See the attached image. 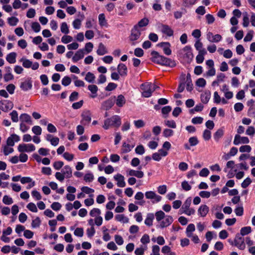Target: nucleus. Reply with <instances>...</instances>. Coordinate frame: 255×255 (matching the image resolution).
<instances>
[{"label":"nucleus","mask_w":255,"mask_h":255,"mask_svg":"<svg viewBox=\"0 0 255 255\" xmlns=\"http://www.w3.org/2000/svg\"><path fill=\"white\" fill-rule=\"evenodd\" d=\"M159 45L162 48L163 52L165 55H170L171 54V44L169 42H161L159 44Z\"/></svg>","instance_id":"17"},{"label":"nucleus","mask_w":255,"mask_h":255,"mask_svg":"<svg viewBox=\"0 0 255 255\" xmlns=\"http://www.w3.org/2000/svg\"><path fill=\"white\" fill-rule=\"evenodd\" d=\"M64 165V163L62 161H56L53 164V167L55 170H60Z\"/></svg>","instance_id":"61"},{"label":"nucleus","mask_w":255,"mask_h":255,"mask_svg":"<svg viewBox=\"0 0 255 255\" xmlns=\"http://www.w3.org/2000/svg\"><path fill=\"white\" fill-rule=\"evenodd\" d=\"M181 187L182 189L186 191H188L190 190L192 188L191 185L190 184V183L186 180L183 181L181 183Z\"/></svg>","instance_id":"54"},{"label":"nucleus","mask_w":255,"mask_h":255,"mask_svg":"<svg viewBox=\"0 0 255 255\" xmlns=\"http://www.w3.org/2000/svg\"><path fill=\"white\" fill-rule=\"evenodd\" d=\"M209 208L206 205H202L198 210V215L202 217H205L209 212Z\"/></svg>","instance_id":"22"},{"label":"nucleus","mask_w":255,"mask_h":255,"mask_svg":"<svg viewBox=\"0 0 255 255\" xmlns=\"http://www.w3.org/2000/svg\"><path fill=\"white\" fill-rule=\"evenodd\" d=\"M134 147L133 145H130L128 143H127L126 142H123L122 148H121V153H126L130 152L132 149Z\"/></svg>","instance_id":"27"},{"label":"nucleus","mask_w":255,"mask_h":255,"mask_svg":"<svg viewBox=\"0 0 255 255\" xmlns=\"http://www.w3.org/2000/svg\"><path fill=\"white\" fill-rule=\"evenodd\" d=\"M8 24L10 26H15L19 21L18 19L15 16H11L7 19Z\"/></svg>","instance_id":"41"},{"label":"nucleus","mask_w":255,"mask_h":255,"mask_svg":"<svg viewBox=\"0 0 255 255\" xmlns=\"http://www.w3.org/2000/svg\"><path fill=\"white\" fill-rule=\"evenodd\" d=\"M19 120L20 123H27L30 125L32 124V121L31 117L26 113H23L20 115L19 117Z\"/></svg>","instance_id":"23"},{"label":"nucleus","mask_w":255,"mask_h":255,"mask_svg":"<svg viewBox=\"0 0 255 255\" xmlns=\"http://www.w3.org/2000/svg\"><path fill=\"white\" fill-rule=\"evenodd\" d=\"M2 148L3 154L5 156H7L9 154L12 153L14 151V149L12 148V147L8 146L7 145L2 146Z\"/></svg>","instance_id":"39"},{"label":"nucleus","mask_w":255,"mask_h":255,"mask_svg":"<svg viewBox=\"0 0 255 255\" xmlns=\"http://www.w3.org/2000/svg\"><path fill=\"white\" fill-rule=\"evenodd\" d=\"M81 17L82 18V19L76 18L72 22V25L73 26V28L75 29H79L80 28L81 25L82 20L84 18V14H82L81 15Z\"/></svg>","instance_id":"33"},{"label":"nucleus","mask_w":255,"mask_h":255,"mask_svg":"<svg viewBox=\"0 0 255 255\" xmlns=\"http://www.w3.org/2000/svg\"><path fill=\"white\" fill-rule=\"evenodd\" d=\"M179 54L180 56L187 62H190L193 57L191 48L189 46L184 47L180 50Z\"/></svg>","instance_id":"7"},{"label":"nucleus","mask_w":255,"mask_h":255,"mask_svg":"<svg viewBox=\"0 0 255 255\" xmlns=\"http://www.w3.org/2000/svg\"><path fill=\"white\" fill-rule=\"evenodd\" d=\"M13 107V103L9 100L0 101V108L1 111L4 112H7L11 110Z\"/></svg>","instance_id":"12"},{"label":"nucleus","mask_w":255,"mask_h":255,"mask_svg":"<svg viewBox=\"0 0 255 255\" xmlns=\"http://www.w3.org/2000/svg\"><path fill=\"white\" fill-rule=\"evenodd\" d=\"M81 189L83 192L87 194L91 195L94 192V190L93 189L87 186H83Z\"/></svg>","instance_id":"64"},{"label":"nucleus","mask_w":255,"mask_h":255,"mask_svg":"<svg viewBox=\"0 0 255 255\" xmlns=\"http://www.w3.org/2000/svg\"><path fill=\"white\" fill-rule=\"evenodd\" d=\"M88 90L91 92L92 94L90 95V97L92 98H95L97 97V92L98 91V87L95 85H90L88 87Z\"/></svg>","instance_id":"31"},{"label":"nucleus","mask_w":255,"mask_h":255,"mask_svg":"<svg viewBox=\"0 0 255 255\" xmlns=\"http://www.w3.org/2000/svg\"><path fill=\"white\" fill-rule=\"evenodd\" d=\"M195 231V227L193 224H190L188 225L186 230L187 237H191L193 232Z\"/></svg>","instance_id":"35"},{"label":"nucleus","mask_w":255,"mask_h":255,"mask_svg":"<svg viewBox=\"0 0 255 255\" xmlns=\"http://www.w3.org/2000/svg\"><path fill=\"white\" fill-rule=\"evenodd\" d=\"M198 0H183V5L186 7H191L197 2Z\"/></svg>","instance_id":"43"},{"label":"nucleus","mask_w":255,"mask_h":255,"mask_svg":"<svg viewBox=\"0 0 255 255\" xmlns=\"http://www.w3.org/2000/svg\"><path fill=\"white\" fill-rule=\"evenodd\" d=\"M99 25L101 27H108V24L106 19L105 15L104 13H100L98 16Z\"/></svg>","instance_id":"28"},{"label":"nucleus","mask_w":255,"mask_h":255,"mask_svg":"<svg viewBox=\"0 0 255 255\" xmlns=\"http://www.w3.org/2000/svg\"><path fill=\"white\" fill-rule=\"evenodd\" d=\"M2 202L6 205H9L13 203V201L11 197L8 195H4L2 199Z\"/></svg>","instance_id":"46"},{"label":"nucleus","mask_w":255,"mask_h":255,"mask_svg":"<svg viewBox=\"0 0 255 255\" xmlns=\"http://www.w3.org/2000/svg\"><path fill=\"white\" fill-rule=\"evenodd\" d=\"M84 52L83 49H79L76 52L74 55L72 57V59L73 62H77L79 60L82 59L84 57Z\"/></svg>","instance_id":"19"},{"label":"nucleus","mask_w":255,"mask_h":255,"mask_svg":"<svg viewBox=\"0 0 255 255\" xmlns=\"http://www.w3.org/2000/svg\"><path fill=\"white\" fill-rule=\"evenodd\" d=\"M191 198H188L186 201L184 202L183 205H182L181 209H180V211L181 212L182 211H184L186 210H187L188 209H190V206L191 203Z\"/></svg>","instance_id":"38"},{"label":"nucleus","mask_w":255,"mask_h":255,"mask_svg":"<svg viewBox=\"0 0 255 255\" xmlns=\"http://www.w3.org/2000/svg\"><path fill=\"white\" fill-rule=\"evenodd\" d=\"M187 85H186V90L190 92L193 89V87H192L193 85L191 82V80L190 74H188L187 76Z\"/></svg>","instance_id":"58"},{"label":"nucleus","mask_w":255,"mask_h":255,"mask_svg":"<svg viewBox=\"0 0 255 255\" xmlns=\"http://www.w3.org/2000/svg\"><path fill=\"white\" fill-rule=\"evenodd\" d=\"M57 180L62 182L65 178H70L72 176V170L69 165H65L61 172H56L55 174Z\"/></svg>","instance_id":"5"},{"label":"nucleus","mask_w":255,"mask_h":255,"mask_svg":"<svg viewBox=\"0 0 255 255\" xmlns=\"http://www.w3.org/2000/svg\"><path fill=\"white\" fill-rule=\"evenodd\" d=\"M35 149V146L32 143H21L19 144L17 147V150L20 152H31L34 151Z\"/></svg>","instance_id":"8"},{"label":"nucleus","mask_w":255,"mask_h":255,"mask_svg":"<svg viewBox=\"0 0 255 255\" xmlns=\"http://www.w3.org/2000/svg\"><path fill=\"white\" fill-rule=\"evenodd\" d=\"M121 118L118 115H114L105 119L102 126L104 129L108 130L113 127H119L121 125Z\"/></svg>","instance_id":"3"},{"label":"nucleus","mask_w":255,"mask_h":255,"mask_svg":"<svg viewBox=\"0 0 255 255\" xmlns=\"http://www.w3.org/2000/svg\"><path fill=\"white\" fill-rule=\"evenodd\" d=\"M138 170H135L133 169H129L127 171V175L130 176H135L138 178H142L144 176V173L141 171V167L138 168Z\"/></svg>","instance_id":"15"},{"label":"nucleus","mask_w":255,"mask_h":255,"mask_svg":"<svg viewBox=\"0 0 255 255\" xmlns=\"http://www.w3.org/2000/svg\"><path fill=\"white\" fill-rule=\"evenodd\" d=\"M234 246L241 250H244L246 248L245 239L239 234L235 236Z\"/></svg>","instance_id":"11"},{"label":"nucleus","mask_w":255,"mask_h":255,"mask_svg":"<svg viewBox=\"0 0 255 255\" xmlns=\"http://www.w3.org/2000/svg\"><path fill=\"white\" fill-rule=\"evenodd\" d=\"M90 198L86 199L84 200V204L86 206H90L94 204V200L93 199V194L90 195Z\"/></svg>","instance_id":"56"},{"label":"nucleus","mask_w":255,"mask_h":255,"mask_svg":"<svg viewBox=\"0 0 255 255\" xmlns=\"http://www.w3.org/2000/svg\"><path fill=\"white\" fill-rule=\"evenodd\" d=\"M20 139L19 136L16 134H12L7 138L6 140V145L12 147L14 145L15 142H18Z\"/></svg>","instance_id":"16"},{"label":"nucleus","mask_w":255,"mask_h":255,"mask_svg":"<svg viewBox=\"0 0 255 255\" xmlns=\"http://www.w3.org/2000/svg\"><path fill=\"white\" fill-rule=\"evenodd\" d=\"M224 130L223 128L218 129L214 134V138L217 142L219 141L220 139L223 136Z\"/></svg>","instance_id":"32"},{"label":"nucleus","mask_w":255,"mask_h":255,"mask_svg":"<svg viewBox=\"0 0 255 255\" xmlns=\"http://www.w3.org/2000/svg\"><path fill=\"white\" fill-rule=\"evenodd\" d=\"M252 232V229L251 227L247 226L241 228L240 230V236H245L249 234Z\"/></svg>","instance_id":"44"},{"label":"nucleus","mask_w":255,"mask_h":255,"mask_svg":"<svg viewBox=\"0 0 255 255\" xmlns=\"http://www.w3.org/2000/svg\"><path fill=\"white\" fill-rule=\"evenodd\" d=\"M243 25L245 27H247L249 25V17L247 12L243 13Z\"/></svg>","instance_id":"47"},{"label":"nucleus","mask_w":255,"mask_h":255,"mask_svg":"<svg viewBox=\"0 0 255 255\" xmlns=\"http://www.w3.org/2000/svg\"><path fill=\"white\" fill-rule=\"evenodd\" d=\"M81 124L83 126H87L91 121V113L89 110L84 111L81 114Z\"/></svg>","instance_id":"10"},{"label":"nucleus","mask_w":255,"mask_h":255,"mask_svg":"<svg viewBox=\"0 0 255 255\" xmlns=\"http://www.w3.org/2000/svg\"><path fill=\"white\" fill-rule=\"evenodd\" d=\"M115 218L116 220L119 222L127 223L128 221V219L123 214H119L116 215Z\"/></svg>","instance_id":"59"},{"label":"nucleus","mask_w":255,"mask_h":255,"mask_svg":"<svg viewBox=\"0 0 255 255\" xmlns=\"http://www.w3.org/2000/svg\"><path fill=\"white\" fill-rule=\"evenodd\" d=\"M40 224L41 220L39 217H37L32 221L31 227L32 228H37L40 226Z\"/></svg>","instance_id":"50"},{"label":"nucleus","mask_w":255,"mask_h":255,"mask_svg":"<svg viewBox=\"0 0 255 255\" xmlns=\"http://www.w3.org/2000/svg\"><path fill=\"white\" fill-rule=\"evenodd\" d=\"M151 56L152 61L158 64L168 66L171 67H173L176 65L174 61L160 55L159 53L156 51H152L151 52Z\"/></svg>","instance_id":"1"},{"label":"nucleus","mask_w":255,"mask_h":255,"mask_svg":"<svg viewBox=\"0 0 255 255\" xmlns=\"http://www.w3.org/2000/svg\"><path fill=\"white\" fill-rule=\"evenodd\" d=\"M141 29L137 28L136 26H133L131 29L130 33L129 36V40L132 45H135L142 40L141 38Z\"/></svg>","instance_id":"6"},{"label":"nucleus","mask_w":255,"mask_h":255,"mask_svg":"<svg viewBox=\"0 0 255 255\" xmlns=\"http://www.w3.org/2000/svg\"><path fill=\"white\" fill-rule=\"evenodd\" d=\"M149 23V20L147 18H143L138 21V23L134 26H136L137 28L140 29L142 27L146 26Z\"/></svg>","instance_id":"37"},{"label":"nucleus","mask_w":255,"mask_h":255,"mask_svg":"<svg viewBox=\"0 0 255 255\" xmlns=\"http://www.w3.org/2000/svg\"><path fill=\"white\" fill-rule=\"evenodd\" d=\"M145 196L146 199L152 200V203H158L160 202L162 197L156 194V193L152 191H146L145 193Z\"/></svg>","instance_id":"9"},{"label":"nucleus","mask_w":255,"mask_h":255,"mask_svg":"<svg viewBox=\"0 0 255 255\" xmlns=\"http://www.w3.org/2000/svg\"><path fill=\"white\" fill-rule=\"evenodd\" d=\"M160 247L154 245L151 247V253L150 255H160Z\"/></svg>","instance_id":"48"},{"label":"nucleus","mask_w":255,"mask_h":255,"mask_svg":"<svg viewBox=\"0 0 255 255\" xmlns=\"http://www.w3.org/2000/svg\"><path fill=\"white\" fill-rule=\"evenodd\" d=\"M26 208L29 211L32 212H34V213H36L38 211V210H37L36 205L34 203H32V202L28 203L26 206Z\"/></svg>","instance_id":"55"},{"label":"nucleus","mask_w":255,"mask_h":255,"mask_svg":"<svg viewBox=\"0 0 255 255\" xmlns=\"http://www.w3.org/2000/svg\"><path fill=\"white\" fill-rule=\"evenodd\" d=\"M9 115L13 122L17 123L18 121V113L16 111H12Z\"/></svg>","instance_id":"51"},{"label":"nucleus","mask_w":255,"mask_h":255,"mask_svg":"<svg viewBox=\"0 0 255 255\" xmlns=\"http://www.w3.org/2000/svg\"><path fill=\"white\" fill-rule=\"evenodd\" d=\"M140 88L142 90L141 94L142 97L149 98L151 97L152 93L157 88H158V87L151 83L146 82L141 85Z\"/></svg>","instance_id":"4"},{"label":"nucleus","mask_w":255,"mask_h":255,"mask_svg":"<svg viewBox=\"0 0 255 255\" xmlns=\"http://www.w3.org/2000/svg\"><path fill=\"white\" fill-rule=\"evenodd\" d=\"M115 180L117 181V185L120 187H124L126 186V182L125 181V178L123 175L121 174H117L114 177Z\"/></svg>","instance_id":"18"},{"label":"nucleus","mask_w":255,"mask_h":255,"mask_svg":"<svg viewBox=\"0 0 255 255\" xmlns=\"http://www.w3.org/2000/svg\"><path fill=\"white\" fill-rule=\"evenodd\" d=\"M32 87V82L29 80H25L24 82H21L20 85L21 89L24 91L31 89Z\"/></svg>","instance_id":"24"},{"label":"nucleus","mask_w":255,"mask_h":255,"mask_svg":"<svg viewBox=\"0 0 255 255\" xmlns=\"http://www.w3.org/2000/svg\"><path fill=\"white\" fill-rule=\"evenodd\" d=\"M246 134L250 136L255 134V128L253 126H249L246 131Z\"/></svg>","instance_id":"57"},{"label":"nucleus","mask_w":255,"mask_h":255,"mask_svg":"<svg viewBox=\"0 0 255 255\" xmlns=\"http://www.w3.org/2000/svg\"><path fill=\"white\" fill-rule=\"evenodd\" d=\"M73 37L71 36L65 34L61 38V42L64 44H67L73 41Z\"/></svg>","instance_id":"52"},{"label":"nucleus","mask_w":255,"mask_h":255,"mask_svg":"<svg viewBox=\"0 0 255 255\" xmlns=\"http://www.w3.org/2000/svg\"><path fill=\"white\" fill-rule=\"evenodd\" d=\"M118 71L120 76L125 77L128 74V68L126 65L123 63H120L117 67Z\"/></svg>","instance_id":"20"},{"label":"nucleus","mask_w":255,"mask_h":255,"mask_svg":"<svg viewBox=\"0 0 255 255\" xmlns=\"http://www.w3.org/2000/svg\"><path fill=\"white\" fill-rule=\"evenodd\" d=\"M84 180L86 182H92L94 180L93 173L90 171H88L84 176Z\"/></svg>","instance_id":"34"},{"label":"nucleus","mask_w":255,"mask_h":255,"mask_svg":"<svg viewBox=\"0 0 255 255\" xmlns=\"http://www.w3.org/2000/svg\"><path fill=\"white\" fill-rule=\"evenodd\" d=\"M114 101L113 99H109L108 100L102 103L101 108L104 110H108L110 109L114 105Z\"/></svg>","instance_id":"21"},{"label":"nucleus","mask_w":255,"mask_h":255,"mask_svg":"<svg viewBox=\"0 0 255 255\" xmlns=\"http://www.w3.org/2000/svg\"><path fill=\"white\" fill-rule=\"evenodd\" d=\"M211 93L209 91H206L201 95V100L203 103L207 104L210 99Z\"/></svg>","instance_id":"26"},{"label":"nucleus","mask_w":255,"mask_h":255,"mask_svg":"<svg viewBox=\"0 0 255 255\" xmlns=\"http://www.w3.org/2000/svg\"><path fill=\"white\" fill-rule=\"evenodd\" d=\"M155 217L157 222L159 223V227L163 229L169 226L173 222V218L171 216L166 215L161 210L157 211L155 213Z\"/></svg>","instance_id":"2"},{"label":"nucleus","mask_w":255,"mask_h":255,"mask_svg":"<svg viewBox=\"0 0 255 255\" xmlns=\"http://www.w3.org/2000/svg\"><path fill=\"white\" fill-rule=\"evenodd\" d=\"M60 30L62 33L68 34L69 33V27L65 22H63L60 25Z\"/></svg>","instance_id":"42"},{"label":"nucleus","mask_w":255,"mask_h":255,"mask_svg":"<svg viewBox=\"0 0 255 255\" xmlns=\"http://www.w3.org/2000/svg\"><path fill=\"white\" fill-rule=\"evenodd\" d=\"M159 27L160 31L163 34L168 37H171L173 35L174 31L168 25L160 24Z\"/></svg>","instance_id":"13"},{"label":"nucleus","mask_w":255,"mask_h":255,"mask_svg":"<svg viewBox=\"0 0 255 255\" xmlns=\"http://www.w3.org/2000/svg\"><path fill=\"white\" fill-rule=\"evenodd\" d=\"M135 152L136 154L142 155L145 152V149L142 145H139L137 146L135 149Z\"/></svg>","instance_id":"62"},{"label":"nucleus","mask_w":255,"mask_h":255,"mask_svg":"<svg viewBox=\"0 0 255 255\" xmlns=\"http://www.w3.org/2000/svg\"><path fill=\"white\" fill-rule=\"evenodd\" d=\"M16 53L12 52L8 54L6 56V61L10 64H14L16 62Z\"/></svg>","instance_id":"30"},{"label":"nucleus","mask_w":255,"mask_h":255,"mask_svg":"<svg viewBox=\"0 0 255 255\" xmlns=\"http://www.w3.org/2000/svg\"><path fill=\"white\" fill-rule=\"evenodd\" d=\"M31 130L36 135H40L42 133V128L39 126H34L32 128Z\"/></svg>","instance_id":"49"},{"label":"nucleus","mask_w":255,"mask_h":255,"mask_svg":"<svg viewBox=\"0 0 255 255\" xmlns=\"http://www.w3.org/2000/svg\"><path fill=\"white\" fill-rule=\"evenodd\" d=\"M108 53L106 47L102 43H100L98 45L97 53L98 55L102 56Z\"/></svg>","instance_id":"25"},{"label":"nucleus","mask_w":255,"mask_h":255,"mask_svg":"<svg viewBox=\"0 0 255 255\" xmlns=\"http://www.w3.org/2000/svg\"><path fill=\"white\" fill-rule=\"evenodd\" d=\"M154 219V215L153 213H148L144 221L145 224L150 227L153 224V221Z\"/></svg>","instance_id":"29"},{"label":"nucleus","mask_w":255,"mask_h":255,"mask_svg":"<svg viewBox=\"0 0 255 255\" xmlns=\"http://www.w3.org/2000/svg\"><path fill=\"white\" fill-rule=\"evenodd\" d=\"M250 142L249 138L247 136H241L239 134H236L233 143L235 145L248 144Z\"/></svg>","instance_id":"14"},{"label":"nucleus","mask_w":255,"mask_h":255,"mask_svg":"<svg viewBox=\"0 0 255 255\" xmlns=\"http://www.w3.org/2000/svg\"><path fill=\"white\" fill-rule=\"evenodd\" d=\"M205 18L207 21V23L208 24H211L213 23L215 20L214 16L211 14H207L205 15Z\"/></svg>","instance_id":"63"},{"label":"nucleus","mask_w":255,"mask_h":255,"mask_svg":"<svg viewBox=\"0 0 255 255\" xmlns=\"http://www.w3.org/2000/svg\"><path fill=\"white\" fill-rule=\"evenodd\" d=\"M101 214V210L99 208H94L92 209L90 212V215L92 217H96L100 216Z\"/></svg>","instance_id":"45"},{"label":"nucleus","mask_w":255,"mask_h":255,"mask_svg":"<svg viewBox=\"0 0 255 255\" xmlns=\"http://www.w3.org/2000/svg\"><path fill=\"white\" fill-rule=\"evenodd\" d=\"M174 134L173 130L169 128H165L163 130V135L165 137L172 136Z\"/></svg>","instance_id":"60"},{"label":"nucleus","mask_w":255,"mask_h":255,"mask_svg":"<svg viewBox=\"0 0 255 255\" xmlns=\"http://www.w3.org/2000/svg\"><path fill=\"white\" fill-rule=\"evenodd\" d=\"M125 103L126 99L124 96H123L122 95H119L116 101V104L117 106L119 107H122L125 105Z\"/></svg>","instance_id":"36"},{"label":"nucleus","mask_w":255,"mask_h":255,"mask_svg":"<svg viewBox=\"0 0 255 255\" xmlns=\"http://www.w3.org/2000/svg\"><path fill=\"white\" fill-rule=\"evenodd\" d=\"M20 61L22 62V66L24 68H29L32 66V62L28 59L21 58Z\"/></svg>","instance_id":"53"},{"label":"nucleus","mask_w":255,"mask_h":255,"mask_svg":"<svg viewBox=\"0 0 255 255\" xmlns=\"http://www.w3.org/2000/svg\"><path fill=\"white\" fill-rule=\"evenodd\" d=\"M95 76L92 73L88 72L85 77V80L89 83H93L94 82Z\"/></svg>","instance_id":"40"}]
</instances>
